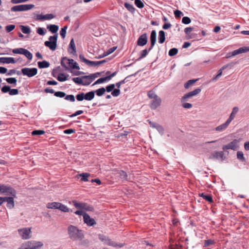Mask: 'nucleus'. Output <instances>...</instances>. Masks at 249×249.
Masks as SVG:
<instances>
[{"label":"nucleus","mask_w":249,"mask_h":249,"mask_svg":"<svg viewBox=\"0 0 249 249\" xmlns=\"http://www.w3.org/2000/svg\"><path fill=\"white\" fill-rule=\"evenodd\" d=\"M68 233L70 238L72 240H81L84 238L82 231L73 225L68 227Z\"/></svg>","instance_id":"obj_1"},{"label":"nucleus","mask_w":249,"mask_h":249,"mask_svg":"<svg viewBox=\"0 0 249 249\" xmlns=\"http://www.w3.org/2000/svg\"><path fill=\"white\" fill-rule=\"evenodd\" d=\"M99 240L102 242L105 245L112 246L116 248H122L124 245L123 243L117 244L115 242L112 241L108 236L104 234H100L98 235Z\"/></svg>","instance_id":"obj_2"},{"label":"nucleus","mask_w":249,"mask_h":249,"mask_svg":"<svg viewBox=\"0 0 249 249\" xmlns=\"http://www.w3.org/2000/svg\"><path fill=\"white\" fill-rule=\"evenodd\" d=\"M61 64L66 69H68L69 68L77 70L80 69V67L77 65V63L74 62L73 59H68L65 57L62 58Z\"/></svg>","instance_id":"obj_3"},{"label":"nucleus","mask_w":249,"mask_h":249,"mask_svg":"<svg viewBox=\"0 0 249 249\" xmlns=\"http://www.w3.org/2000/svg\"><path fill=\"white\" fill-rule=\"evenodd\" d=\"M46 207L48 209H58L63 212H69L70 211V209L67 206L60 202H49L47 203Z\"/></svg>","instance_id":"obj_4"},{"label":"nucleus","mask_w":249,"mask_h":249,"mask_svg":"<svg viewBox=\"0 0 249 249\" xmlns=\"http://www.w3.org/2000/svg\"><path fill=\"white\" fill-rule=\"evenodd\" d=\"M0 194L16 197V191L10 186L0 184Z\"/></svg>","instance_id":"obj_5"},{"label":"nucleus","mask_w":249,"mask_h":249,"mask_svg":"<svg viewBox=\"0 0 249 249\" xmlns=\"http://www.w3.org/2000/svg\"><path fill=\"white\" fill-rule=\"evenodd\" d=\"M58 35L56 34L53 36H50L49 38V41H46L44 43L45 45L49 48L52 51H54L57 46V39Z\"/></svg>","instance_id":"obj_6"},{"label":"nucleus","mask_w":249,"mask_h":249,"mask_svg":"<svg viewBox=\"0 0 249 249\" xmlns=\"http://www.w3.org/2000/svg\"><path fill=\"white\" fill-rule=\"evenodd\" d=\"M42 246L43 244L41 242L29 241L18 249H37Z\"/></svg>","instance_id":"obj_7"},{"label":"nucleus","mask_w":249,"mask_h":249,"mask_svg":"<svg viewBox=\"0 0 249 249\" xmlns=\"http://www.w3.org/2000/svg\"><path fill=\"white\" fill-rule=\"evenodd\" d=\"M35 5L32 4H21L13 6L11 8L12 12H22L29 10L34 8Z\"/></svg>","instance_id":"obj_8"},{"label":"nucleus","mask_w":249,"mask_h":249,"mask_svg":"<svg viewBox=\"0 0 249 249\" xmlns=\"http://www.w3.org/2000/svg\"><path fill=\"white\" fill-rule=\"evenodd\" d=\"M73 205L77 209L83 210L89 212H92L93 211V207L86 203L77 202L76 201H72Z\"/></svg>","instance_id":"obj_9"},{"label":"nucleus","mask_w":249,"mask_h":249,"mask_svg":"<svg viewBox=\"0 0 249 249\" xmlns=\"http://www.w3.org/2000/svg\"><path fill=\"white\" fill-rule=\"evenodd\" d=\"M18 231L23 239L27 240L31 237V228H23L19 229Z\"/></svg>","instance_id":"obj_10"},{"label":"nucleus","mask_w":249,"mask_h":249,"mask_svg":"<svg viewBox=\"0 0 249 249\" xmlns=\"http://www.w3.org/2000/svg\"><path fill=\"white\" fill-rule=\"evenodd\" d=\"M21 72L24 75H26L29 77H31L37 74V69L36 68H24L21 69Z\"/></svg>","instance_id":"obj_11"},{"label":"nucleus","mask_w":249,"mask_h":249,"mask_svg":"<svg viewBox=\"0 0 249 249\" xmlns=\"http://www.w3.org/2000/svg\"><path fill=\"white\" fill-rule=\"evenodd\" d=\"M238 143L239 141L235 139L230 143L224 145L222 147V149L224 151L228 149H231L234 151L236 150L238 148Z\"/></svg>","instance_id":"obj_12"},{"label":"nucleus","mask_w":249,"mask_h":249,"mask_svg":"<svg viewBox=\"0 0 249 249\" xmlns=\"http://www.w3.org/2000/svg\"><path fill=\"white\" fill-rule=\"evenodd\" d=\"M115 175L117 178L123 181L129 180L130 179V177H128L126 173L123 170L117 171Z\"/></svg>","instance_id":"obj_13"},{"label":"nucleus","mask_w":249,"mask_h":249,"mask_svg":"<svg viewBox=\"0 0 249 249\" xmlns=\"http://www.w3.org/2000/svg\"><path fill=\"white\" fill-rule=\"evenodd\" d=\"M210 159H216L221 161L225 159L224 152L222 151H215L211 154L210 157Z\"/></svg>","instance_id":"obj_14"},{"label":"nucleus","mask_w":249,"mask_h":249,"mask_svg":"<svg viewBox=\"0 0 249 249\" xmlns=\"http://www.w3.org/2000/svg\"><path fill=\"white\" fill-rule=\"evenodd\" d=\"M83 219L84 222L89 226H92L96 224L94 219L91 218L87 213H84Z\"/></svg>","instance_id":"obj_15"},{"label":"nucleus","mask_w":249,"mask_h":249,"mask_svg":"<svg viewBox=\"0 0 249 249\" xmlns=\"http://www.w3.org/2000/svg\"><path fill=\"white\" fill-rule=\"evenodd\" d=\"M117 73L116 71L112 73L111 75L107 76L105 77H102L99 79H98L97 80H96L94 83L93 84V85H95L96 84H99L100 83H104V82L106 81H109L113 77H114L115 75H116Z\"/></svg>","instance_id":"obj_16"},{"label":"nucleus","mask_w":249,"mask_h":249,"mask_svg":"<svg viewBox=\"0 0 249 249\" xmlns=\"http://www.w3.org/2000/svg\"><path fill=\"white\" fill-rule=\"evenodd\" d=\"M161 99L160 97L157 98L152 100L150 103V107L152 109H156L161 105Z\"/></svg>","instance_id":"obj_17"},{"label":"nucleus","mask_w":249,"mask_h":249,"mask_svg":"<svg viewBox=\"0 0 249 249\" xmlns=\"http://www.w3.org/2000/svg\"><path fill=\"white\" fill-rule=\"evenodd\" d=\"M147 42V36L146 34L142 35L137 40V45L140 46H143Z\"/></svg>","instance_id":"obj_18"},{"label":"nucleus","mask_w":249,"mask_h":249,"mask_svg":"<svg viewBox=\"0 0 249 249\" xmlns=\"http://www.w3.org/2000/svg\"><path fill=\"white\" fill-rule=\"evenodd\" d=\"M249 52V47H243L237 50L233 51L231 53V56H235L237 54Z\"/></svg>","instance_id":"obj_19"},{"label":"nucleus","mask_w":249,"mask_h":249,"mask_svg":"<svg viewBox=\"0 0 249 249\" xmlns=\"http://www.w3.org/2000/svg\"><path fill=\"white\" fill-rule=\"evenodd\" d=\"M94 80L93 76H82V85L87 86L89 85Z\"/></svg>","instance_id":"obj_20"},{"label":"nucleus","mask_w":249,"mask_h":249,"mask_svg":"<svg viewBox=\"0 0 249 249\" xmlns=\"http://www.w3.org/2000/svg\"><path fill=\"white\" fill-rule=\"evenodd\" d=\"M156 36L157 35L156 31L153 30L150 35L151 46L148 49L149 51H150L154 46L156 42Z\"/></svg>","instance_id":"obj_21"},{"label":"nucleus","mask_w":249,"mask_h":249,"mask_svg":"<svg viewBox=\"0 0 249 249\" xmlns=\"http://www.w3.org/2000/svg\"><path fill=\"white\" fill-rule=\"evenodd\" d=\"M13 197H4V202H7V207L11 209L15 206V203Z\"/></svg>","instance_id":"obj_22"},{"label":"nucleus","mask_w":249,"mask_h":249,"mask_svg":"<svg viewBox=\"0 0 249 249\" xmlns=\"http://www.w3.org/2000/svg\"><path fill=\"white\" fill-rule=\"evenodd\" d=\"M230 124V123L227 120L225 123L215 127V130L217 132H222L227 128Z\"/></svg>","instance_id":"obj_23"},{"label":"nucleus","mask_w":249,"mask_h":249,"mask_svg":"<svg viewBox=\"0 0 249 249\" xmlns=\"http://www.w3.org/2000/svg\"><path fill=\"white\" fill-rule=\"evenodd\" d=\"M239 111V108L237 107H234L232 109L229 118L227 119L230 123L235 118L236 114Z\"/></svg>","instance_id":"obj_24"},{"label":"nucleus","mask_w":249,"mask_h":249,"mask_svg":"<svg viewBox=\"0 0 249 249\" xmlns=\"http://www.w3.org/2000/svg\"><path fill=\"white\" fill-rule=\"evenodd\" d=\"M16 61L13 57H0V63L3 64H14Z\"/></svg>","instance_id":"obj_25"},{"label":"nucleus","mask_w":249,"mask_h":249,"mask_svg":"<svg viewBox=\"0 0 249 249\" xmlns=\"http://www.w3.org/2000/svg\"><path fill=\"white\" fill-rule=\"evenodd\" d=\"M149 124L151 127L156 128L160 134L163 133L164 129L160 125L152 122H149Z\"/></svg>","instance_id":"obj_26"},{"label":"nucleus","mask_w":249,"mask_h":249,"mask_svg":"<svg viewBox=\"0 0 249 249\" xmlns=\"http://www.w3.org/2000/svg\"><path fill=\"white\" fill-rule=\"evenodd\" d=\"M219 141L218 140H217L212 141H210V142H207L204 143V144L206 146L207 145H209V144H212V146H211V147L213 149H216L217 147H218L220 145Z\"/></svg>","instance_id":"obj_27"},{"label":"nucleus","mask_w":249,"mask_h":249,"mask_svg":"<svg viewBox=\"0 0 249 249\" xmlns=\"http://www.w3.org/2000/svg\"><path fill=\"white\" fill-rule=\"evenodd\" d=\"M85 95V99L88 101H90L94 98L95 92L94 91H91L86 93Z\"/></svg>","instance_id":"obj_28"},{"label":"nucleus","mask_w":249,"mask_h":249,"mask_svg":"<svg viewBox=\"0 0 249 249\" xmlns=\"http://www.w3.org/2000/svg\"><path fill=\"white\" fill-rule=\"evenodd\" d=\"M159 42L160 44L163 43L165 40V32L163 31H160L159 33L158 37Z\"/></svg>","instance_id":"obj_29"},{"label":"nucleus","mask_w":249,"mask_h":249,"mask_svg":"<svg viewBox=\"0 0 249 249\" xmlns=\"http://www.w3.org/2000/svg\"><path fill=\"white\" fill-rule=\"evenodd\" d=\"M90 176V174L88 173H83L77 175V177H81V180L82 181H88V178Z\"/></svg>","instance_id":"obj_30"},{"label":"nucleus","mask_w":249,"mask_h":249,"mask_svg":"<svg viewBox=\"0 0 249 249\" xmlns=\"http://www.w3.org/2000/svg\"><path fill=\"white\" fill-rule=\"evenodd\" d=\"M105 62V60H102V61H91L89 60L87 65H88L89 66H90L95 67V66H98L100 64H102L104 63Z\"/></svg>","instance_id":"obj_31"},{"label":"nucleus","mask_w":249,"mask_h":249,"mask_svg":"<svg viewBox=\"0 0 249 249\" xmlns=\"http://www.w3.org/2000/svg\"><path fill=\"white\" fill-rule=\"evenodd\" d=\"M49 66V63L45 60L38 62V66L40 69L48 68Z\"/></svg>","instance_id":"obj_32"},{"label":"nucleus","mask_w":249,"mask_h":249,"mask_svg":"<svg viewBox=\"0 0 249 249\" xmlns=\"http://www.w3.org/2000/svg\"><path fill=\"white\" fill-rule=\"evenodd\" d=\"M47 28L53 33H56L58 31L59 27L57 25L52 24L48 26Z\"/></svg>","instance_id":"obj_33"},{"label":"nucleus","mask_w":249,"mask_h":249,"mask_svg":"<svg viewBox=\"0 0 249 249\" xmlns=\"http://www.w3.org/2000/svg\"><path fill=\"white\" fill-rule=\"evenodd\" d=\"M197 81V79H192L188 81L184 84V88L186 89H188L190 86L194 84Z\"/></svg>","instance_id":"obj_34"},{"label":"nucleus","mask_w":249,"mask_h":249,"mask_svg":"<svg viewBox=\"0 0 249 249\" xmlns=\"http://www.w3.org/2000/svg\"><path fill=\"white\" fill-rule=\"evenodd\" d=\"M20 29L23 33L26 34H29L31 32L30 28L28 26L21 25Z\"/></svg>","instance_id":"obj_35"},{"label":"nucleus","mask_w":249,"mask_h":249,"mask_svg":"<svg viewBox=\"0 0 249 249\" xmlns=\"http://www.w3.org/2000/svg\"><path fill=\"white\" fill-rule=\"evenodd\" d=\"M124 5L125 7L130 12L134 13L135 12V9L133 5L128 3H125Z\"/></svg>","instance_id":"obj_36"},{"label":"nucleus","mask_w":249,"mask_h":249,"mask_svg":"<svg viewBox=\"0 0 249 249\" xmlns=\"http://www.w3.org/2000/svg\"><path fill=\"white\" fill-rule=\"evenodd\" d=\"M193 96L191 94L190 92H188L185 94L181 98V103L185 102L188 100V99L192 97Z\"/></svg>","instance_id":"obj_37"},{"label":"nucleus","mask_w":249,"mask_h":249,"mask_svg":"<svg viewBox=\"0 0 249 249\" xmlns=\"http://www.w3.org/2000/svg\"><path fill=\"white\" fill-rule=\"evenodd\" d=\"M106 91V89L104 88H101L97 89L95 92L96 95L98 96L103 95Z\"/></svg>","instance_id":"obj_38"},{"label":"nucleus","mask_w":249,"mask_h":249,"mask_svg":"<svg viewBox=\"0 0 249 249\" xmlns=\"http://www.w3.org/2000/svg\"><path fill=\"white\" fill-rule=\"evenodd\" d=\"M199 196L209 202H212L213 201L212 197L210 195H206L202 193L200 194Z\"/></svg>","instance_id":"obj_39"},{"label":"nucleus","mask_w":249,"mask_h":249,"mask_svg":"<svg viewBox=\"0 0 249 249\" xmlns=\"http://www.w3.org/2000/svg\"><path fill=\"white\" fill-rule=\"evenodd\" d=\"M57 80L60 82H64L67 80V78L64 73H60L58 75Z\"/></svg>","instance_id":"obj_40"},{"label":"nucleus","mask_w":249,"mask_h":249,"mask_svg":"<svg viewBox=\"0 0 249 249\" xmlns=\"http://www.w3.org/2000/svg\"><path fill=\"white\" fill-rule=\"evenodd\" d=\"M69 48H71L72 50V52H71V53L76 52V47L73 38H72L70 41Z\"/></svg>","instance_id":"obj_41"},{"label":"nucleus","mask_w":249,"mask_h":249,"mask_svg":"<svg viewBox=\"0 0 249 249\" xmlns=\"http://www.w3.org/2000/svg\"><path fill=\"white\" fill-rule=\"evenodd\" d=\"M6 81L9 84L14 85H16L17 82V79L14 77L7 78L6 79Z\"/></svg>","instance_id":"obj_42"},{"label":"nucleus","mask_w":249,"mask_h":249,"mask_svg":"<svg viewBox=\"0 0 249 249\" xmlns=\"http://www.w3.org/2000/svg\"><path fill=\"white\" fill-rule=\"evenodd\" d=\"M23 54L29 60H31L33 58L32 54L26 49H25L24 51Z\"/></svg>","instance_id":"obj_43"},{"label":"nucleus","mask_w":249,"mask_h":249,"mask_svg":"<svg viewBox=\"0 0 249 249\" xmlns=\"http://www.w3.org/2000/svg\"><path fill=\"white\" fill-rule=\"evenodd\" d=\"M24 50H25V49L20 48L13 49L12 51V52L14 53H16V54H23Z\"/></svg>","instance_id":"obj_44"},{"label":"nucleus","mask_w":249,"mask_h":249,"mask_svg":"<svg viewBox=\"0 0 249 249\" xmlns=\"http://www.w3.org/2000/svg\"><path fill=\"white\" fill-rule=\"evenodd\" d=\"M237 158L238 159L242 161H245V159L244 157V154L243 152L241 151H238L237 152Z\"/></svg>","instance_id":"obj_45"},{"label":"nucleus","mask_w":249,"mask_h":249,"mask_svg":"<svg viewBox=\"0 0 249 249\" xmlns=\"http://www.w3.org/2000/svg\"><path fill=\"white\" fill-rule=\"evenodd\" d=\"M149 52V51H148V50H147V49H144V50H142L141 52L140 56L138 60H140V59L144 58V57H145L147 55V54Z\"/></svg>","instance_id":"obj_46"},{"label":"nucleus","mask_w":249,"mask_h":249,"mask_svg":"<svg viewBox=\"0 0 249 249\" xmlns=\"http://www.w3.org/2000/svg\"><path fill=\"white\" fill-rule=\"evenodd\" d=\"M148 97L152 100L159 97L154 92L150 91L147 94Z\"/></svg>","instance_id":"obj_47"},{"label":"nucleus","mask_w":249,"mask_h":249,"mask_svg":"<svg viewBox=\"0 0 249 249\" xmlns=\"http://www.w3.org/2000/svg\"><path fill=\"white\" fill-rule=\"evenodd\" d=\"M85 93L84 92H82L76 95V98L78 101H82L85 99Z\"/></svg>","instance_id":"obj_48"},{"label":"nucleus","mask_w":249,"mask_h":249,"mask_svg":"<svg viewBox=\"0 0 249 249\" xmlns=\"http://www.w3.org/2000/svg\"><path fill=\"white\" fill-rule=\"evenodd\" d=\"M72 80L75 83L78 84V85H82V77H74L72 78Z\"/></svg>","instance_id":"obj_49"},{"label":"nucleus","mask_w":249,"mask_h":249,"mask_svg":"<svg viewBox=\"0 0 249 249\" xmlns=\"http://www.w3.org/2000/svg\"><path fill=\"white\" fill-rule=\"evenodd\" d=\"M178 52V50L176 48H172L170 49L169 51V55L170 56H174L176 55Z\"/></svg>","instance_id":"obj_50"},{"label":"nucleus","mask_w":249,"mask_h":249,"mask_svg":"<svg viewBox=\"0 0 249 249\" xmlns=\"http://www.w3.org/2000/svg\"><path fill=\"white\" fill-rule=\"evenodd\" d=\"M135 5L139 8H142L144 7V4L141 0H135Z\"/></svg>","instance_id":"obj_51"},{"label":"nucleus","mask_w":249,"mask_h":249,"mask_svg":"<svg viewBox=\"0 0 249 249\" xmlns=\"http://www.w3.org/2000/svg\"><path fill=\"white\" fill-rule=\"evenodd\" d=\"M67 29V26H64L62 28L60 32V34L62 37L63 38H64L66 36V30Z\"/></svg>","instance_id":"obj_52"},{"label":"nucleus","mask_w":249,"mask_h":249,"mask_svg":"<svg viewBox=\"0 0 249 249\" xmlns=\"http://www.w3.org/2000/svg\"><path fill=\"white\" fill-rule=\"evenodd\" d=\"M15 27L16 26L15 25H8L5 27V29L7 33H9L11 31H13L15 28Z\"/></svg>","instance_id":"obj_53"},{"label":"nucleus","mask_w":249,"mask_h":249,"mask_svg":"<svg viewBox=\"0 0 249 249\" xmlns=\"http://www.w3.org/2000/svg\"><path fill=\"white\" fill-rule=\"evenodd\" d=\"M45 131L42 130H34L32 132L33 135H40L44 134Z\"/></svg>","instance_id":"obj_54"},{"label":"nucleus","mask_w":249,"mask_h":249,"mask_svg":"<svg viewBox=\"0 0 249 249\" xmlns=\"http://www.w3.org/2000/svg\"><path fill=\"white\" fill-rule=\"evenodd\" d=\"M54 95L56 97L63 98L65 97L66 93L63 91H56L54 93Z\"/></svg>","instance_id":"obj_55"},{"label":"nucleus","mask_w":249,"mask_h":249,"mask_svg":"<svg viewBox=\"0 0 249 249\" xmlns=\"http://www.w3.org/2000/svg\"><path fill=\"white\" fill-rule=\"evenodd\" d=\"M191 22V19L187 17H184L182 19V22L185 24H188Z\"/></svg>","instance_id":"obj_56"},{"label":"nucleus","mask_w":249,"mask_h":249,"mask_svg":"<svg viewBox=\"0 0 249 249\" xmlns=\"http://www.w3.org/2000/svg\"><path fill=\"white\" fill-rule=\"evenodd\" d=\"M65 100L70 101L71 102H74L75 101V97L73 95H68L65 96Z\"/></svg>","instance_id":"obj_57"},{"label":"nucleus","mask_w":249,"mask_h":249,"mask_svg":"<svg viewBox=\"0 0 249 249\" xmlns=\"http://www.w3.org/2000/svg\"><path fill=\"white\" fill-rule=\"evenodd\" d=\"M201 89H200L197 88L190 92L193 96H194L199 94L201 92Z\"/></svg>","instance_id":"obj_58"},{"label":"nucleus","mask_w":249,"mask_h":249,"mask_svg":"<svg viewBox=\"0 0 249 249\" xmlns=\"http://www.w3.org/2000/svg\"><path fill=\"white\" fill-rule=\"evenodd\" d=\"M115 87V84H112L107 86L105 89L107 92H109L114 89Z\"/></svg>","instance_id":"obj_59"},{"label":"nucleus","mask_w":249,"mask_h":249,"mask_svg":"<svg viewBox=\"0 0 249 249\" xmlns=\"http://www.w3.org/2000/svg\"><path fill=\"white\" fill-rule=\"evenodd\" d=\"M120 94V90L119 89H115L111 92V95L114 97H117Z\"/></svg>","instance_id":"obj_60"},{"label":"nucleus","mask_w":249,"mask_h":249,"mask_svg":"<svg viewBox=\"0 0 249 249\" xmlns=\"http://www.w3.org/2000/svg\"><path fill=\"white\" fill-rule=\"evenodd\" d=\"M182 106L184 108H191L192 107L193 105L192 104L188 103H185L183 102L182 103Z\"/></svg>","instance_id":"obj_61"},{"label":"nucleus","mask_w":249,"mask_h":249,"mask_svg":"<svg viewBox=\"0 0 249 249\" xmlns=\"http://www.w3.org/2000/svg\"><path fill=\"white\" fill-rule=\"evenodd\" d=\"M9 93L10 95H17L18 93V89H10Z\"/></svg>","instance_id":"obj_62"},{"label":"nucleus","mask_w":249,"mask_h":249,"mask_svg":"<svg viewBox=\"0 0 249 249\" xmlns=\"http://www.w3.org/2000/svg\"><path fill=\"white\" fill-rule=\"evenodd\" d=\"M10 90V87L9 86H4L1 88V91L3 93H6L9 92Z\"/></svg>","instance_id":"obj_63"},{"label":"nucleus","mask_w":249,"mask_h":249,"mask_svg":"<svg viewBox=\"0 0 249 249\" xmlns=\"http://www.w3.org/2000/svg\"><path fill=\"white\" fill-rule=\"evenodd\" d=\"M44 20H49L53 19L54 18V16L52 14H48L44 15Z\"/></svg>","instance_id":"obj_64"}]
</instances>
